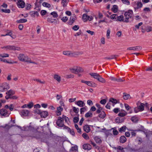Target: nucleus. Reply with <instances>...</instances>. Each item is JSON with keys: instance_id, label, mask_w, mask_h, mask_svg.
<instances>
[{"instance_id": "nucleus-1", "label": "nucleus", "mask_w": 152, "mask_h": 152, "mask_svg": "<svg viewBox=\"0 0 152 152\" xmlns=\"http://www.w3.org/2000/svg\"><path fill=\"white\" fill-rule=\"evenodd\" d=\"M18 58L19 60L21 61L25 62L28 63H32L37 64V63L35 62L31 61L28 56L23 53H20L18 55Z\"/></svg>"}, {"instance_id": "nucleus-2", "label": "nucleus", "mask_w": 152, "mask_h": 152, "mask_svg": "<svg viewBox=\"0 0 152 152\" xmlns=\"http://www.w3.org/2000/svg\"><path fill=\"white\" fill-rule=\"evenodd\" d=\"M89 75L93 78L96 79L99 82L102 83H105L106 80L104 79L101 77L99 74L96 73H90Z\"/></svg>"}, {"instance_id": "nucleus-3", "label": "nucleus", "mask_w": 152, "mask_h": 152, "mask_svg": "<svg viewBox=\"0 0 152 152\" xmlns=\"http://www.w3.org/2000/svg\"><path fill=\"white\" fill-rule=\"evenodd\" d=\"M2 49H4L6 50H17L19 51L21 50L20 47H17L15 45H8L1 48Z\"/></svg>"}, {"instance_id": "nucleus-4", "label": "nucleus", "mask_w": 152, "mask_h": 152, "mask_svg": "<svg viewBox=\"0 0 152 152\" xmlns=\"http://www.w3.org/2000/svg\"><path fill=\"white\" fill-rule=\"evenodd\" d=\"M133 14L132 10H129L128 12H125L124 15L125 17L124 22L128 23L129 22L128 20L131 18Z\"/></svg>"}, {"instance_id": "nucleus-5", "label": "nucleus", "mask_w": 152, "mask_h": 152, "mask_svg": "<svg viewBox=\"0 0 152 152\" xmlns=\"http://www.w3.org/2000/svg\"><path fill=\"white\" fill-rule=\"evenodd\" d=\"M82 19L84 22H85L88 20L91 21L93 19V17L91 16H88L86 14H84L83 15Z\"/></svg>"}, {"instance_id": "nucleus-6", "label": "nucleus", "mask_w": 152, "mask_h": 152, "mask_svg": "<svg viewBox=\"0 0 152 152\" xmlns=\"http://www.w3.org/2000/svg\"><path fill=\"white\" fill-rule=\"evenodd\" d=\"M56 124L57 125L60 127H62L63 126H65L64 125V121L63 120L62 118L59 117L58 118V119L56 121Z\"/></svg>"}, {"instance_id": "nucleus-7", "label": "nucleus", "mask_w": 152, "mask_h": 152, "mask_svg": "<svg viewBox=\"0 0 152 152\" xmlns=\"http://www.w3.org/2000/svg\"><path fill=\"white\" fill-rule=\"evenodd\" d=\"M137 107L140 111H142L144 109V103H141L140 102H138L137 103Z\"/></svg>"}, {"instance_id": "nucleus-8", "label": "nucleus", "mask_w": 152, "mask_h": 152, "mask_svg": "<svg viewBox=\"0 0 152 152\" xmlns=\"http://www.w3.org/2000/svg\"><path fill=\"white\" fill-rule=\"evenodd\" d=\"M0 114L3 116H8L9 114L7 111L5 109H2L0 110Z\"/></svg>"}, {"instance_id": "nucleus-9", "label": "nucleus", "mask_w": 152, "mask_h": 152, "mask_svg": "<svg viewBox=\"0 0 152 152\" xmlns=\"http://www.w3.org/2000/svg\"><path fill=\"white\" fill-rule=\"evenodd\" d=\"M83 54V52L82 51L72 52V57H77Z\"/></svg>"}, {"instance_id": "nucleus-10", "label": "nucleus", "mask_w": 152, "mask_h": 152, "mask_svg": "<svg viewBox=\"0 0 152 152\" xmlns=\"http://www.w3.org/2000/svg\"><path fill=\"white\" fill-rule=\"evenodd\" d=\"M17 5L19 7L23 8L25 7V3L22 0H18Z\"/></svg>"}, {"instance_id": "nucleus-11", "label": "nucleus", "mask_w": 152, "mask_h": 152, "mask_svg": "<svg viewBox=\"0 0 152 152\" xmlns=\"http://www.w3.org/2000/svg\"><path fill=\"white\" fill-rule=\"evenodd\" d=\"M53 78L54 79L57 81L58 83H60L61 80V77L58 74H55L53 75Z\"/></svg>"}, {"instance_id": "nucleus-12", "label": "nucleus", "mask_w": 152, "mask_h": 152, "mask_svg": "<svg viewBox=\"0 0 152 152\" xmlns=\"http://www.w3.org/2000/svg\"><path fill=\"white\" fill-rule=\"evenodd\" d=\"M142 49V47L140 46H137L134 47H130L127 48V50H133L138 51Z\"/></svg>"}, {"instance_id": "nucleus-13", "label": "nucleus", "mask_w": 152, "mask_h": 152, "mask_svg": "<svg viewBox=\"0 0 152 152\" xmlns=\"http://www.w3.org/2000/svg\"><path fill=\"white\" fill-rule=\"evenodd\" d=\"M29 113V111L25 110H23L20 112V114L22 116H27Z\"/></svg>"}, {"instance_id": "nucleus-14", "label": "nucleus", "mask_w": 152, "mask_h": 152, "mask_svg": "<svg viewBox=\"0 0 152 152\" xmlns=\"http://www.w3.org/2000/svg\"><path fill=\"white\" fill-rule=\"evenodd\" d=\"M92 148L91 145L89 144H84L83 145V148L85 150H90Z\"/></svg>"}, {"instance_id": "nucleus-15", "label": "nucleus", "mask_w": 152, "mask_h": 152, "mask_svg": "<svg viewBox=\"0 0 152 152\" xmlns=\"http://www.w3.org/2000/svg\"><path fill=\"white\" fill-rule=\"evenodd\" d=\"M136 4L137 5V7L135 8V9H138L142 7V4L140 1H138L137 2H135L134 6Z\"/></svg>"}, {"instance_id": "nucleus-16", "label": "nucleus", "mask_w": 152, "mask_h": 152, "mask_svg": "<svg viewBox=\"0 0 152 152\" xmlns=\"http://www.w3.org/2000/svg\"><path fill=\"white\" fill-rule=\"evenodd\" d=\"M63 55L72 57V52L69 50H65L63 52Z\"/></svg>"}, {"instance_id": "nucleus-17", "label": "nucleus", "mask_w": 152, "mask_h": 152, "mask_svg": "<svg viewBox=\"0 0 152 152\" xmlns=\"http://www.w3.org/2000/svg\"><path fill=\"white\" fill-rule=\"evenodd\" d=\"M76 19V17L75 16L71 17L70 20L68 22V24L70 25H72Z\"/></svg>"}, {"instance_id": "nucleus-18", "label": "nucleus", "mask_w": 152, "mask_h": 152, "mask_svg": "<svg viewBox=\"0 0 152 152\" xmlns=\"http://www.w3.org/2000/svg\"><path fill=\"white\" fill-rule=\"evenodd\" d=\"M83 129L84 130L86 133H88L91 131L90 126L88 125H86L83 126Z\"/></svg>"}, {"instance_id": "nucleus-19", "label": "nucleus", "mask_w": 152, "mask_h": 152, "mask_svg": "<svg viewBox=\"0 0 152 152\" xmlns=\"http://www.w3.org/2000/svg\"><path fill=\"white\" fill-rule=\"evenodd\" d=\"M63 110V108L61 107H59L57 108V110L56 111V115L59 116L61 115V112Z\"/></svg>"}, {"instance_id": "nucleus-20", "label": "nucleus", "mask_w": 152, "mask_h": 152, "mask_svg": "<svg viewBox=\"0 0 152 152\" xmlns=\"http://www.w3.org/2000/svg\"><path fill=\"white\" fill-rule=\"evenodd\" d=\"M77 74L81 73L83 72L84 70L82 68L78 66H75Z\"/></svg>"}, {"instance_id": "nucleus-21", "label": "nucleus", "mask_w": 152, "mask_h": 152, "mask_svg": "<svg viewBox=\"0 0 152 152\" xmlns=\"http://www.w3.org/2000/svg\"><path fill=\"white\" fill-rule=\"evenodd\" d=\"M75 102L76 104L80 107H83L85 105L84 103L81 100H79Z\"/></svg>"}, {"instance_id": "nucleus-22", "label": "nucleus", "mask_w": 152, "mask_h": 152, "mask_svg": "<svg viewBox=\"0 0 152 152\" xmlns=\"http://www.w3.org/2000/svg\"><path fill=\"white\" fill-rule=\"evenodd\" d=\"M123 98L125 100H127L131 98L130 95L126 93H124L123 94Z\"/></svg>"}, {"instance_id": "nucleus-23", "label": "nucleus", "mask_w": 152, "mask_h": 152, "mask_svg": "<svg viewBox=\"0 0 152 152\" xmlns=\"http://www.w3.org/2000/svg\"><path fill=\"white\" fill-rule=\"evenodd\" d=\"M86 84L91 87H95L96 86V84L95 83L90 81H87Z\"/></svg>"}, {"instance_id": "nucleus-24", "label": "nucleus", "mask_w": 152, "mask_h": 152, "mask_svg": "<svg viewBox=\"0 0 152 152\" xmlns=\"http://www.w3.org/2000/svg\"><path fill=\"white\" fill-rule=\"evenodd\" d=\"M124 120V118L117 117L115 120V121L116 123H119L123 122Z\"/></svg>"}, {"instance_id": "nucleus-25", "label": "nucleus", "mask_w": 152, "mask_h": 152, "mask_svg": "<svg viewBox=\"0 0 152 152\" xmlns=\"http://www.w3.org/2000/svg\"><path fill=\"white\" fill-rule=\"evenodd\" d=\"M64 128L67 129L68 131L72 135H74L75 133L73 129H71L70 128L66 126H65L64 127Z\"/></svg>"}, {"instance_id": "nucleus-26", "label": "nucleus", "mask_w": 152, "mask_h": 152, "mask_svg": "<svg viewBox=\"0 0 152 152\" xmlns=\"http://www.w3.org/2000/svg\"><path fill=\"white\" fill-rule=\"evenodd\" d=\"M15 94V92L12 90H10L7 91L6 92V94L11 96L14 94Z\"/></svg>"}, {"instance_id": "nucleus-27", "label": "nucleus", "mask_w": 152, "mask_h": 152, "mask_svg": "<svg viewBox=\"0 0 152 152\" xmlns=\"http://www.w3.org/2000/svg\"><path fill=\"white\" fill-rule=\"evenodd\" d=\"M126 140V137L124 136H122L121 137L120 139V142L121 143L125 142Z\"/></svg>"}, {"instance_id": "nucleus-28", "label": "nucleus", "mask_w": 152, "mask_h": 152, "mask_svg": "<svg viewBox=\"0 0 152 152\" xmlns=\"http://www.w3.org/2000/svg\"><path fill=\"white\" fill-rule=\"evenodd\" d=\"M48 112L46 111H44L41 112V113L40 115L41 117L45 118L48 116Z\"/></svg>"}, {"instance_id": "nucleus-29", "label": "nucleus", "mask_w": 152, "mask_h": 152, "mask_svg": "<svg viewBox=\"0 0 152 152\" xmlns=\"http://www.w3.org/2000/svg\"><path fill=\"white\" fill-rule=\"evenodd\" d=\"M0 61H3L5 62H6L9 64H13L14 63H17V61H15L13 62H10L7 61L6 59L0 57Z\"/></svg>"}, {"instance_id": "nucleus-30", "label": "nucleus", "mask_w": 152, "mask_h": 152, "mask_svg": "<svg viewBox=\"0 0 152 152\" xmlns=\"http://www.w3.org/2000/svg\"><path fill=\"white\" fill-rule=\"evenodd\" d=\"M106 116V114L104 111H102L99 115V117L100 118H104Z\"/></svg>"}, {"instance_id": "nucleus-31", "label": "nucleus", "mask_w": 152, "mask_h": 152, "mask_svg": "<svg viewBox=\"0 0 152 152\" xmlns=\"http://www.w3.org/2000/svg\"><path fill=\"white\" fill-rule=\"evenodd\" d=\"M77 147L74 146L72 147L70 149V152H76L77 151Z\"/></svg>"}, {"instance_id": "nucleus-32", "label": "nucleus", "mask_w": 152, "mask_h": 152, "mask_svg": "<svg viewBox=\"0 0 152 152\" xmlns=\"http://www.w3.org/2000/svg\"><path fill=\"white\" fill-rule=\"evenodd\" d=\"M2 85L6 91L10 88V86H9V84L7 83H4Z\"/></svg>"}, {"instance_id": "nucleus-33", "label": "nucleus", "mask_w": 152, "mask_h": 152, "mask_svg": "<svg viewBox=\"0 0 152 152\" xmlns=\"http://www.w3.org/2000/svg\"><path fill=\"white\" fill-rule=\"evenodd\" d=\"M69 1V0H62L61 3L64 7L66 6V4Z\"/></svg>"}, {"instance_id": "nucleus-34", "label": "nucleus", "mask_w": 152, "mask_h": 152, "mask_svg": "<svg viewBox=\"0 0 152 152\" xmlns=\"http://www.w3.org/2000/svg\"><path fill=\"white\" fill-rule=\"evenodd\" d=\"M117 20L119 21H123L124 22V16L123 15H120L118 17L117 16Z\"/></svg>"}, {"instance_id": "nucleus-35", "label": "nucleus", "mask_w": 152, "mask_h": 152, "mask_svg": "<svg viewBox=\"0 0 152 152\" xmlns=\"http://www.w3.org/2000/svg\"><path fill=\"white\" fill-rule=\"evenodd\" d=\"M92 113L89 111L85 115V117L86 118L91 117H92Z\"/></svg>"}, {"instance_id": "nucleus-36", "label": "nucleus", "mask_w": 152, "mask_h": 152, "mask_svg": "<svg viewBox=\"0 0 152 152\" xmlns=\"http://www.w3.org/2000/svg\"><path fill=\"white\" fill-rule=\"evenodd\" d=\"M27 21V20L25 19H21L20 20H17V23H25Z\"/></svg>"}, {"instance_id": "nucleus-37", "label": "nucleus", "mask_w": 152, "mask_h": 152, "mask_svg": "<svg viewBox=\"0 0 152 152\" xmlns=\"http://www.w3.org/2000/svg\"><path fill=\"white\" fill-rule=\"evenodd\" d=\"M62 118L63 119V121H64V120H65L66 122L67 123V124H69L68 122H69V119L66 116L63 115Z\"/></svg>"}, {"instance_id": "nucleus-38", "label": "nucleus", "mask_w": 152, "mask_h": 152, "mask_svg": "<svg viewBox=\"0 0 152 152\" xmlns=\"http://www.w3.org/2000/svg\"><path fill=\"white\" fill-rule=\"evenodd\" d=\"M69 70L72 73L77 74L75 66L73 68H70Z\"/></svg>"}, {"instance_id": "nucleus-39", "label": "nucleus", "mask_w": 152, "mask_h": 152, "mask_svg": "<svg viewBox=\"0 0 152 152\" xmlns=\"http://www.w3.org/2000/svg\"><path fill=\"white\" fill-rule=\"evenodd\" d=\"M56 19H53L52 18H48L47 19V21L50 23H53L55 22L54 21H56Z\"/></svg>"}, {"instance_id": "nucleus-40", "label": "nucleus", "mask_w": 152, "mask_h": 152, "mask_svg": "<svg viewBox=\"0 0 152 152\" xmlns=\"http://www.w3.org/2000/svg\"><path fill=\"white\" fill-rule=\"evenodd\" d=\"M112 10L115 13L117 12L118 11L117 6L115 5H113V7L112 8Z\"/></svg>"}, {"instance_id": "nucleus-41", "label": "nucleus", "mask_w": 152, "mask_h": 152, "mask_svg": "<svg viewBox=\"0 0 152 152\" xmlns=\"http://www.w3.org/2000/svg\"><path fill=\"white\" fill-rule=\"evenodd\" d=\"M109 102L113 103V104H116L117 103V100L114 98H111L109 99Z\"/></svg>"}, {"instance_id": "nucleus-42", "label": "nucleus", "mask_w": 152, "mask_h": 152, "mask_svg": "<svg viewBox=\"0 0 152 152\" xmlns=\"http://www.w3.org/2000/svg\"><path fill=\"white\" fill-rule=\"evenodd\" d=\"M50 15L53 16L54 18H56L58 17V15L56 12L54 11L50 13Z\"/></svg>"}, {"instance_id": "nucleus-43", "label": "nucleus", "mask_w": 152, "mask_h": 152, "mask_svg": "<svg viewBox=\"0 0 152 152\" xmlns=\"http://www.w3.org/2000/svg\"><path fill=\"white\" fill-rule=\"evenodd\" d=\"M42 4L44 7L48 8H49L50 7V4L45 2H43Z\"/></svg>"}, {"instance_id": "nucleus-44", "label": "nucleus", "mask_w": 152, "mask_h": 152, "mask_svg": "<svg viewBox=\"0 0 152 152\" xmlns=\"http://www.w3.org/2000/svg\"><path fill=\"white\" fill-rule=\"evenodd\" d=\"M75 76L72 74H70L66 75V77L67 79L73 78Z\"/></svg>"}, {"instance_id": "nucleus-45", "label": "nucleus", "mask_w": 152, "mask_h": 152, "mask_svg": "<svg viewBox=\"0 0 152 152\" xmlns=\"http://www.w3.org/2000/svg\"><path fill=\"white\" fill-rule=\"evenodd\" d=\"M131 120L134 122H136L137 121V117L135 116L132 117L131 118Z\"/></svg>"}, {"instance_id": "nucleus-46", "label": "nucleus", "mask_w": 152, "mask_h": 152, "mask_svg": "<svg viewBox=\"0 0 152 152\" xmlns=\"http://www.w3.org/2000/svg\"><path fill=\"white\" fill-rule=\"evenodd\" d=\"M94 140L97 143H100L101 142V140L100 139L97 137L94 138Z\"/></svg>"}, {"instance_id": "nucleus-47", "label": "nucleus", "mask_w": 152, "mask_h": 152, "mask_svg": "<svg viewBox=\"0 0 152 152\" xmlns=\"http://www.w3.org/2000/svg\"><path fill=\"white\" fill-rule=\"evenodd\" d=\"M80 27L78 25H75L72 27L73 30L75 31L77 30Z\"/></svg>"}, {"instance_id": "nucleus-48", "label": "nucleus", "mask_w": 152, "mask_h": 152, "mask_svg": "<svg viewBox=\"0 0 152 152\" xmlns=\"http://www.w3.org/2000/svg\"><path fill=\"white\" fill-rule=\"evenodd\" d=\"M9 56V55L7 53H4L2 54H0V57L2 58L8 57Z\"/></svg>"}, {"instance_id": "nucleus-49", "label": "nucleus", "mask_w": 152, "mask_h": 152, "mask_svg": "<svg viewBox=\"0 0 152 152\" xmlns=\"http://www.w3.org/2000/svg\"><path fill=\"white\" fill-rule=\"evenodd\" d=\"M79 120V118L78 116V117H75L74 118L73 121V122L75 123L78 122Z\"/></svg>"}, {"instance_id": "nucleus-50", "label": "nucleus", "mask_w": 152, "mask_h": 152, "mask_svg": "<svg viewBox=\"0 0 152 152\" xmlns=\"http://www.w3.org/2000/svg\"><path fill=\"white\" fill-rule=\"evenodd\" d=\"M126 128V126H122L119 129V131L120 132H124L125 131Z\"/></svg>"}, {"instance_id": "nucleus-51", "label": "nucleus", "mask_w": 152, "mask_h": 152, "mask_svg": "<svg viewBox=\"0 0 152 152\" xmlns=\"http://www.w3.org/2000/svg\"><path fill=\"white\" fill-rule=\"evenodd\" d=\"M110 31L109 29H108L107 31V38L109 39L110 38Z\"/></svg>"}, {"instance_id": "nucleus-52", "label": "nucleus", "mask_w": 152, "mask_h": 152, "mask_svg": "<svg viewBox=\"0 0 152 152\" xmlns=\"http://www.w3.org/2000/svg\"><path fill=\"white\" fill-rule=\"evenodd\" d=\"M127 114V113L125 111H124V113H120L118 114V115L121 117H124Z\"/></svg>"}, {"instance_id": "nucleus-53", "label": "nucleus", "mask_w": 152, "mask_h": 152, "mask_svg": "<svg viewBox=\"0 0 152 152\" xmlns=\"http://www.w3.org/2000/svg\"><path fill=\"white\" fill-rule=\"evenodd\" d=\"M82 136L86 139H87L89 138V137L88 136V135L86 133H83L82 134Z\"/></svg>"}, {"instance_id": "nucleus-54", "label": "nucleus", "mask_w": 152, "mask_h": 152, "mask_svg": "<svg viewBox=\"0 0 152 152\" xmlns=\"http://www.w3.org/2000/svg\"><path fill=\"white\" fill-rule=\"evenodd\" d=\"M1 11L5 13H9L10 12V11L9 9H3L1 10Z\"/></svg>"}, {"instance_id": "nucleus-55", "label": "nucleus", "mask_w": 152, "mask_h": 152, "mask_svg": "<svg viewBox=\"0 0 152 152\" xmlns=\"http://www.w3.org/2000/svg\"><path fill=\"white\" fill-rule=\"evenodd\" d=\"M61 20L64 22H66L68 20V18L67 17H64L61 18Z\"/></svg>"}, {"instance_id": "nucleus-56", "label": "nucleus", "mask_w": 152, "mask_h": 152, "mask_svg": "<svg viewBox=\"0 0 152 152\" xmlns=\"http://www.w3.org/2000/svg\"><path fill=\"white\" fill-rule=\"evenodd\" d=\"M122 2L124 4L129 5L130 4V2L128 0H121Z\"/></svg>"}, {"instance_id": "nucleus-57", "label": "nucleus", "mask_w": 152, "mask_h": 152, "mask_svg": "<svg viewBox=\"0 0 152 152\" xmlns=\"http://www.w3.org/2000/svg\"><path fill=\"white\" fill-rule=\"evenodd\" d=\"M152 30V28L151 26H148L146 28V31L147 32L151 31Z\"/></svg>"}, {"instance_id": "nucleus-58", "label": "nucleus", "mask_w": 152, "mask_h": 152, "mask_svg": "<svg viewBox=\"0 0 152 152\" xmlns=\"http://www.w3.org/2000/svg\"><path fill=\"white\" fill-rule=\"evenodd\" d=\"M33 103L32 102H30L28 104H27V107L29 108H31L33 106Z\"/></svg>"}, {"instance_id": "nucleus-59", "label": "nucleus", "mask_w": 152, "mask_h": 152, "mask_svg": "<svg viewBox=\"0 0 152 152\" xmlns=\"http://www.w3.org/2000/svg\"><path fill=\"white\" fill-rule=\"evenodd\" d=\"M73 111L76 113H77L79 111V109L78 108H76L75 107H73Z\"/></svg>"}, {"instance_id": "nucleus-60", "label": "nucleus", "mask_w": 152, "mask_h": 152, "mask_svg": "<svg viewBox=\"0 0 152 152\" xmlns=\"http://www.w3.org/2000/svg\"><path fill=\"white\" fill-rule=\"evenodd\" d=\"M124 106L127 110H129L131 108V107L127 104H124Z\"/></svg>"}, {"instance_id": "nucleus-61", "label": "nucleus", "mask_w": 152, "mask_h": 152, "mask_svg": "<svg viewBox=\"0 0 152 152\" xmlns=\"http://www.w3.org/2000/svg\"><path fill=\"white\" fill-rule=\"evenodd\" d=\"M6 90L4 88L2 85L0 86V91L1 92L6 91Z\"/></svg>"}, {"instance_id": "nucleus-62", "label": "nucleus", "mask_w": 152, "mask_h": 152, "mask_svg": "<svg viewBox=\"0 0 152 152\" xmlns=\"http://www.w3.org/2000/svg\"><path fill=\"white\" fill-rule=\"evenodd\" d=\"M106 102V100L105 99H103L102 100H101L100 103L102 104H104Z\"/></svg>"}, {"instance_id": "nucleus-63", "label": "nucleus", "mask_w": 152, "mask_h": 152, "mask_svg": "<svg viewBox=\"0 0 152 152\" xmlns=\"http://www.w3.org/2000/svg\"><path fill=\"white\" fill-rule=\"evenodd\" d=\"M142 23L140 22L139 23L138 25H136L135 26V28L137 29H139L140 26H141L142 25Z\"/></svg>"}, {"instance_id": "nucleus-64", "label": "nucleus", "mask_w": 152, "mask_h": 152, "mask_svg": "<svg viewBox=\"0 0 152 152\" xmlns=\"http://www.w3.org/2000/svg\"><path fill=\"white\" fill-rule=\"evenodd\" d=\"M86 110V108L85 107H83L80 109V113L82 114L83 112Z\"/></svg>"}]
</instances>
